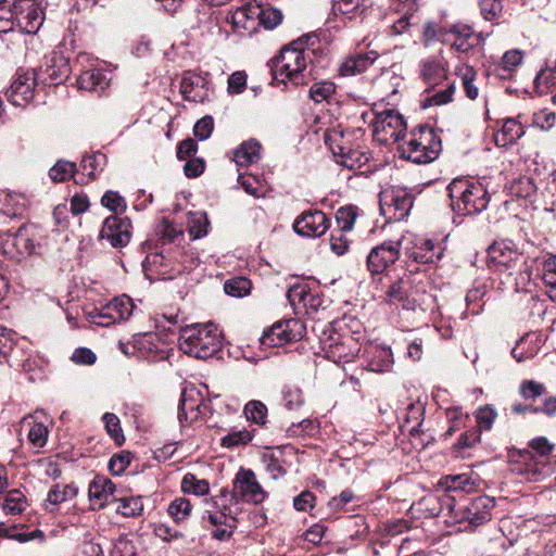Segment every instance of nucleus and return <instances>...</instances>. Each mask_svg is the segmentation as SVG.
Instances as JSON below:
<instances>
[{"label":"nucleus","mask_w":556,"mask_h":556,"mask_svg":"<svg viewBox=\"0 0 556 556\" xmlns=\"http://www.w3.org/2000/svg\"><path fill=\"white\" fill-rule=\"evenodd\" d=\"M258 11L257 20L260 21V26L266 29H274L282 22V12L276 8L258 5Z\"/></svg>","instance_id":"864d4df0"},{"label":"nucleus","mask_w":556,"mask_h":556,"mask_svg":"<svg viewBox=\"0 0 556 556\" xmlns=\"http://www.w3.org/2000/svg\"><path fill=\"white\" fill-rule=\"evenodd\" d=\"M288 455H292V448L288 446L268 448L263 453L262 462L273 479H279L287 475Z\"/></svg>","instance_id":"393cba45"},{"label":"nucleus","mask_w":556,"mask_h":556,"mask_svg":"<svg viewBox=\"0 0 556 556\" xmlns=\"http://www.w3.org/2000/svg\"><path fill=\"white\" fill-rule=\"evenodd\" d=\"M257 14H260L258 4H245L230 12L227 16V21L238 35L251 36L257 31L260 27Z\"/></svg>","instance_id":"412c9836"},{"label":"nucleus","mask_w":556,"mask_h":556,"mask_svg":"<svg viewBox=\"0 0 556 556\" xmlns=\"http://www.w3.org/2000/svg\"><path fill=\"white\" fill-rule=\"evenodd\" d=\"M439 485L446 491H464L471 492L475 490L476 483L468 473L448 475L440 479Z\"/></svg>","instance_id":"4c0bfd02"},{"label":"nucleus","mask_w":556,"mask_h":556,"mask_svg":"<svg viewBox=\"0 0 556 556\" xmlns=\"http://www.w3.org/2000/svg\"><path fill=\"white\" fill-rule=\"evenodd\" d=\"M101 204L117 214H122L127 208V203L124 197H122L118 192L109 190L101 198Z\"/></svg>","instance_id":"e2e57ef3"},{"label":"nucleus","mask_w":556,"mask_h":556,"mask_svg":"<svg viewBox=\"0 0 556 556\" xmlns=\"http://www.w3.org/2000/svg\"><path fill=\"white\" fill-rule=\"evenodd\" d=\"M407 241L403 242L408 258L418 264L435 263L443 255V248L434 244L429 239L405 236Z\"/></svg>","instance_id":"4468645a"},{"label":"nucleus","mask_w":556,"mask_h":556,"mask_svg":"<svg viewBox=\"0 0 556 556\" xmlns=\"http://www.w3.org/2000/svg\"><path fill=\"white\" fill-rule=\"evenodd\" d=\"M181 490L187 494L202 496L208 494L210 483L207 480L199 479L195 475L188 472L181 480Z\"/></svg>","instance_id":"a18cd8bd"},{"label":"nucleus","mask_w":556,"mask_h":556,"mask_svg":"<svg viewBox=\"0 0 556 556\" xmlns=\"http://www.w3.org/2000/svg\"><path fill=\"white\" fill-rule=\"evenodd\" d=\"M452 210L462 216L479 214L486 210L490 194L484 186L466 178H455L447 186Z\"/></svg>","instance_id":"f03ea898"},{"label":"nucleus","mask_w":556,"mask_h":556,"mask_svg":"<svg viewBox=\"0 0 556 556\" xmlns=\"http://www.w3.org/2000/svg\"><path fill=\"white\" fill-rule=\"evenodd\" d=\"M523 53L521 50L514 49L506 51L502 56L501 63L496 66L495 71L498 76L505 78L511 71H515L522 62Z\"/></svg>","instance_id":"c03bdc74"},{"label":"nucleus","mask_w":556,"mask_h":556,"mask_svg":"<svg viewBox=\"0 0 556 556\" xmlns=\"http://www.w3.org/2000/svg\"><path fill=\"white\" fill-rule=\"evenodd\" d=\"M319 341L326 357L336 364L352 362L361 352V343L353 333L338 332L330 325L323 330Z\"/></svg>","instance_id":"39448f33"},{"label":"nucleus","mask_w":556,"mask_h":556,"mask_svg":"<svg viewBox=\"0 0 556 556\" xmlns=\"http://www.w3.org/2000/svg\"><path fill=\"white\" fill-rule=\"evenodd\" d=\"M238 182L247 193L255 198H260L265 194V186L258 176L239 173Z\"/></svg>","instance_id":"3c124183"},{"label":"nucleus","mask_w":556,"mask_h":556,"mask_svg":"<svg viewBox=\"0 0 556 556\" xmlns=\"http://www.w3.org/2000/svg\"><path fill=\"white\" fill-rule=\"evenodd\" d=\"M371 115L370 125L375 139L382 143L389 144L396 142L397 144L403 140V135H406V123L404 117L394 110H384L376 113L370 112L363 114V117Z\"/></svg>","instance_id":"423d86ee"},{"label":"nucleus","mask_w":556,"mask_h":556,"mask_svg":"<svg viewBox=\"0 0 556 556\" xmlns=\"http://www.w3.org/2000/svg\"><path fill=\"white\" fill-rule=\"evenodd\" d=\"M16 25L26 34H36L43 24V12L35 0H17L13 3Z\"/></svg>","instance_id":"dca6fc26"},{"label":"nucleus","mask_w":556,"mask_h":556,"mask_svg":"<svg viewBox=\"0 0 556 556\" xmlns=\"http://www.w3.org/2000/svg\"><path fill=\"white\" fill-rule=\"evenodd\" d=\"M204 406V399L201 392L194 387H186L181 393L178 418L180 422L188 424L195 421L201 415V407Z\"/></svg>","instance_id":"5701e85b"},{"label":"nucleus","mask_w":556,"mask_h":556,"mask_svg":"<svg viewBox=\"0 0 556 556\" xmlns=\"http://www.w3.org/2000/svg\"><path fill=\"white\" fill-rule=\"evenodd\" d=\"M357 217V207L353 205L340 207L337 211L336 219L339 226L338 230L350 231L353 229Z\"/></svg>","instance_id":"13d9d810"},{"label":"nucleus","mask_w":556,"mask_h":556,"mask_svg":"<svg viewBox=\"0 0 556 556\" xmlns=\"http://www.w3.org/2000/svg\"><path fill=\"white\" fill-rule=\"evenodd\" d=\"M496 417V409L494 406L489 404L479 407L476 412V420L480 430L489 431L492 428Z\"/></svg>","instance_id":"69168bd1"},{"label":"nucleus","mask_w":556,"mask_h":556,"mask_svg":"<svg viewBox=\"0 0 556 556\" xmlns=\"http://www.w3.org/2000/svg\"><path fill=\"white\" fill-rule=\"evenodd\" d=\"M397 150L403 159L416 164H427L439 156L441 140L431 128L420 126L403 135Z\"/></svg>","instance_id":"20e7f679"},{"label":"nucleus","mask_w":556,"mask_h":556,"mask_svg":"<svg viewBox=\"0 0 556 556\" xmlns=\"http://www.w3.org/2000/svg\"><path fill=\"white\" fill-rule=\"evenodd\" d=\"M37 75L34 70H18L8 90V99L15 106H24L34 98Z\"/></svg>","instance_id":"a211bd4d"},{"label":"nucleus","mask_w":556,"mask_h":556,"mask_svg":"<svg viewBox=\"0 0 556 556\" xmlns=\"http://www.w3.org/2000/svg\"><path fill=\"white\" fill-rule=\"evenodd\" d=\"M495 501L488 495L478 496L468 503L454 504L451 511L456 522H467L468 527L475 529L491 520Z\"/></svg>","instance_id":"6e6552de"},{"label":"nucleus","mask_w":556,"mask_h":556,"mask_svg":"<svg viewBox=\"0 0 556 556\" xmlns=\"http://www.w3.org/2000/svg\"><path fill=\"white\" fill-rule=\"evenodd\" d=\"M254 438V429H241L230 431L228 434L222 438L220 444L226 448H235L239 446H245Z\"/></svg>","instance_id":"49530a36"},{"label":"nucleus","mask_w":556,"mask_h":556,"mask_svg":"<svg viewBox=\"0 0 556 556\" xmlns=\"http://www.w3.org/2000/svg\"><path fill=\"white\" fill-rule=\"evenodd\" d=\"M283 405L289 410H296L304 404L302 390L294 384H286L282 389Z\"/></svg>","instance_id":"603ef678"},{"label":"nucleus","mask_w":556,"mask_h":556,"mask_svg":"<svg viewBox=\"0 0 556 556\" xmlns=\"http://www.w3.org/2000/svg\"><path fill=\"white\" fill-rule=\"evenodd\" d=\"M363 5L364 0H332V12L352 20L363 13Z\"/></svg>","instance_id":"37998d69"},{"label":"nucleus","mask_w":556,"mask_h":556,"mask_svg":"<svg viewBox=\"0 0 556 556\" xmlns=\"http://www.w3.org/2000/svg\"><path fill=\"white\" fill-rule=\"evenodd\" d=\"M37 231L34 227H21L7 240L5 253L14 260H21L35 253Z\"/></svg>","instance_id":"aec40b11"},{"label":"nucleus","mask_w":556,"mask_h":556,"mask_svg":"<svg viewBox=\"0 0 556 556\" xmlns=\"http://www.w3.org/2000/svg\"><path fill=\"white\" fill-rule=\"evenodd\" d=\"M420 73L428 86H437L446 78L447 63L443 56H431L420 62Z\"/></svg>","instance_id":"bb28decb"},{"label":"nucleus","mask_w":556,"mask_h":556,"mask_svg":"<svg viewBox=\"0 0 556 556\" xmlns=\"http://www.w3.org/2000/svg\"><path fill=\"white\" fill-rule=\"evenodd\" d=\"M134 307L135 305L129 296H117L103 305L99 311H96L94 314L90 313V321L108 327L127 320L132 314Z\"/></svg>","instance_id":"ddd939ff"},{"label":"nucleus","mask_w":556,"mask_h":556,"mask_svg":"<svg viewBox=\"0 0 556 556\" xmlns=\"http://www.w3.org/2000/svg\"><path fill=\"white\" fill-rule=\"evenodd\" d=\"M329 227L330 219L320 210L304 211L293 223L294 231L307 238H319L326 233Z\"/></svg>","instance_id":"f3484780"},{"label":"nucleus","mask_w":556,"mask_h":556,"mask_svg":"<svg viewBox=\"0 0 556 556\" xmlns=\"http://www.w3.org/2000/svg\"><path fill=\"white\" fill-rule=\"evenodd\" d=\"M220 346V332L212 323L189 325L180 329L179 348L185 354L205 359L217 353Z\"/></svg>","instance_id":"f257e3e1"},{"label":"nucleus","mask_w":556,"mask_h":556,"mask_svg":"<svg viewBox=\"0 0 556 556\" xmlns=\"http://www.w3.org/2000/svg\"><path fill=\"white\" fill-rule=\"evenodd\" d=\"M49 176L54 182H62L75 177V164L68 161H59L50 168Z\"/></svg>","instance_id":"bf43d9fd"},{"label":"nucleus","mask_w":556,"mask_h":556,"mask_svg":"<svg viewBox=\"0 0 556 556\" xmlns=\"http://www.w3.org/2000/svg\"><path fill=\"white\" fill-rule=\"evenodd\" d=\"M378 58L376 51L356 53L348 56L340 66L342 76H351L365 72Z\"/></svg>","instance_id":"7c9ffc66"},{"label":"nucleus","mask_w":556,"mask_h":556,"mask_svg":"<svg viewBox=\"0 0 556 556\" xmlns=\"http://www.w3.org/2000/svg\"><path fill=\"white\" fill-rule=\"evenodd\" d=\"M523 458L525 466L519 469V472L526 480L535 482L548 473L549 467L545 460H538L535 456L530 454H526Z\"/></svg>","instance_id":"e433bc0d"},{"label":"nucleus","mask_w":556,"mask_h":556,"mask_svg":"<svg viewBox=\"0 0 556 556\" xmlns=\"http://www.w3.org/2000/svg\"><path fill=\"white\" fill-rule=\"evenodd\" d=\"M542 278L546 286V294L556 302V255H551L542 264Z\"/></svg>","instance_id":"58836bf2"},{"label":"nucleus","mask_w":556,"mask_h":556,"mask_svg":"<svg viewBox=\"0 0 556 556\" xmlns=\"http://www.w3.org/2000/svg\"><path fill=\"white\" fill-rule=\"evenodd\" d=\"M130 230L131 223L129 218L113 215L104 219L100 237L106 239L113 248H123L130 241Z\"/></svg>","instance_id":"6ab92c4d"},{"label":"nucleus","mask_w":556,"mask_h":556,"mask_svg":"<svg viewBox=\"0 0 556 556\" xmlns=\"http://www.w3.org/2000/svg\"><path fill=\"white\" fill-rule=\"evenodd\" d=\"M77 83L80 89L102 92L106 88L109 79L101 70H88L81 73Z\"/></svg>","instance_id":"c9c22d12"},{"label":"nucleus","mask_w":556,"mask_h":556,"mask_svg":"<svg viewBox=\"0 0 556 556\" xmlns=\"http://www.w3.org/2000/svg\"><path fill=\"white\" fill-rule=\"evenodd\" d=\"M336 91V86L332 81L323 80L315 83L309 88V97L316 103L327 101Z\"/></svg>","instance_id":"052dcab7"},{"label":"nucleus","mask_w":556,"mask_h":556,"mask_svg":"<svg viewBox=\"0 0 556 556\" xmlns=\"http://www.w3.org/2000/svg\"><path fill=\"white\" fill-rule=\"evenodd\" d=\"M115 484L106 477L97 476L89 484L88 496L92 510L103 508L113 496Z\"/></svg>","instance_id":"a878e982"},{"label":"nucleus","mask_w":556,"mask_h":556,"mask_svg":"<svg viewBox=\"0 0 556 556\" xmlns=\"http://www.w3.org/2000/svg\"><path fill=\"white\" fill-rule=\"evenodd\" d=\"M180 93L187 101L203 103L210 100L211 89L206 76L187 72L180 81Z\"/></svg>","instance_id":"4be33fe9"},{"label":"nucleus","mask_w":556,"mask_h":556,"mask_svg":"<svg viewBox=\"0 0 556 556\" xmlns=\"http://www.w3.org/2000/svg\"><path fill=\"white\" fill-rule=\"evenodd\" d=\"M168 514L176 520L185 519L191 511V504L185 497L175 498L168 506Z\"/></svg>","instance_id":"774afa93"},{"label":"nucleus","mask_w":556,"mask_h":556,"mask_svg":"<svg viewBox=\"0 0 556 556\" xmlns=\"http://www.w3.org/2000/svg\"><path fill=\"white\" fill-rule=\"evenodd\" d=\"M240 497L235 495V492L223 490L215 498L213 506L215 509H220L228 516L229 529H233L238 523V515L241 513Z\"/></svg>","instance_id":"c756f323"},{"label":"nucleus","mask_w":556,"mask_h":556,"mask_svg":"<svg viewBox=\"0 0 556 556\" xmlns=\"http://www.w3.org/2000/svg\"><path fill=\"white\" fill-rule=\"evenodd\" d=\"M208 220L204 213L191 214L189 235L192 239H200L207 233Z\"/></svg>","instance_id":"338daca9"},{"label":"nucleus","mask_w":556,"mask_h":556,"mask_svg":"<svg viewBox=\"0 0 556 556\" xmlns=\"http://www.w3.org/2000/svg\"><path fill=\"white\" fill-rule=\"evenodd\" d=\"M251 288V281L242 276L230 278L224 283L225 292L233 298H243L249 295Z\"/></svg>","instance_id":"09e8293b"},{"label":"nucleus","mask_w":556,"mask_h":556,"mask_svg":"<svg viewBox=\"0 0 556 556\" xmlns=\"http://www.w3.org/2000/svg\"><path fill=\"white\" fill-rule=\"evenodd\" d=\"M305 329L303 321L298 318L276 321L263 332L261 344L267 348H274L296 342L304 337Z\"/></svg>","instance_id":"1a4fd4ad"},{"label":"nucleus","mask_w":556,"mask_h":556,"mask_svg":"<svg viewBox=\"0 0 556 556\" xmlns=\"http://www.w3.org/2000/svg\"><path fill=\"white\" fill-rule=\"evenodd\" d=\"M102 419L109 435L116 444L122 445L125 442V438L121 428L119 418L113 413H105Z\"/></svg>","instance_id":"680f3d73"},{"label":"nucleus","mask_w":556,"mask_h":556,"mask_svg":"<svg viewBox=\"0 0 556 556\" xmlns=\"http://www.w3.org/2000/svg\"><path fill=\"white\" fill-rule=\"evenodd\" d=\"M523 135L521 125L513 118L505 121L502 130L496 135L495 141L497 144L506 146L514 143Z\"/></svg>","instance_id":"ea45409f"},{"label":"nucleus","mask_w":556,"mask_h":556,"mask_svg":"<svg viewBox=\"0 0 556 556\" xmlns=\"http://www.w3.org/2000/svg\"><path fill=\"white\" fill-rule=\"evenodd\" d=\"M232 491L241 501L261 504L267 496L251 469L241 468L233 480Z\"/></svg>","instance_id":"2eb2a0df"},{"label":"nucleus","mask_w":556,"mask_h":556,"mask_svg":"<svg viewBox=\"0 0 556 556\" xmlns=\"http://www.w3.org/2000/svg\"><path fill=\"white\" fill-rule=\"evenodd\" d=\"M315 50L308 47L302 48L296 43L281 50L274 60L273 74L275 79L281 83L291 81L294 85L305 84V78L311 74L307 71L313 61Z\"/></svg>","instance_id":"7ed1b4c3"},{"label":"nucleus","mask_w":556,"mask_h":556,"mask_svg":"<svg viewBox=\"0 0 556 556\" xmlns=\"http://www.w3.org/2000/svg\"><path fill=\"white\" fill-rule=\"evenodd\" d=\"M244 415L248 420L263 426L267 418V407L261 401H251L244 406Z\"/></svg>","instance_id":"6e6d98bb"},{"label":"nucleus","mask_w":556,"mask_h":556,"mask_svg":"<svg viewBox=\"0 0 556 556\" xmlns=\"http://www.w3.org/2000/svg\"><path fill=\"white\" fill-rule=\"evenodd\" d=\"M262 146L255 139L243 141L233 153V161L239 167L255 164L261 159Z\"/></svg>","instance_id":"72a5a7b5"},{"label":"nucleus","mask_w":556,"mask_h":556,"mask_svg":"<svg viewBox=\"0 0 556 556\" xmlns=\"http://www.w3.org/2000/svg\"><path fill=\"white\" fill-rule=\"evenodd\" d=\"M26 505L25 495L20 490L13 489L7 493L2 508L5 514L17 515L25 510Z\"/></svg>","instance_id":"de8ad7c7"},{"label":"nucleus","mask_w":556,"mask_h":556,"mask_svg":"<svg viewBox=\"0 0 556 556\" xmlns=\"http://www.w3.org/2000/svg\"><path fill=\"white\" fill-rule=\"evenodd\" d=\"M143 510L141 497H124L119 500V505L116 511L122 514L124 517H136L139 516Z\"/></svg>","instance_id":"0e129e2a"},{"label":"nucleus","mask_w":556,"mask_h":556,"mask_svg":"<svg viewBox=\"0 0 556 556\" xmlns=\"http://www.w3.org/2000/svg\"><path fill=\"white\" fill-rule=\"evenodd\" d=\"M456 75L462 80L466 96L469 99L475 100L479 94V89L473 83L477 76V73L473 70V67L466 64H462L456 67Z\"/></svg>","instance_id":"a19ab883"},{"label":"nucleus","mask_w":556,"mask_h":556,"mask_svg":"<svg viewBox=\"0 0 556 556\" xmlns=\"http://www.w3.org/2000/svg\"><path fill=\"white\" fill-rule=\"evenodd\" d=\"M78 494V488L74 483L61 484L56 483L51 486L46 498V508L53 513L54 508L70 500H73Z\"/></svg>","instance_id":"f704fd0d"},{"label":"nucleus","mask_w":556,"mask_h":556,"mask_svg":"<svg viewBox=\"0 0 556 556\" xmlns=\"http://www.w3.org/2000/svg\"><path fill=\"white\" fill-rule=\"evenodd\" d=\"M352 136V131L344 130L341 126L332 127L325 132V143L337 162L348 168H354L361 161V153L355 150Z\"/></svg>","instance_id":"0eeeda50"},{"label":"nucleus","mask_w":556,"mask_h":556,"mask_svg":"<svg viewBox=\"0 0 556 556\" xmlns=\"http://www.w3.org/2000/svg\"><path fill=\"white\" fill-rule=\"evenodd\" d=\"M489 266L496 270H513L525 264V256L510 240L495 241L488 249Z\"/></svg>","instance_id":"9b49d317"},{"label":"nucleus","mask_w":556,"mask_h":556,"mask_svg":"<svg viewBox=\"0 0 556 556\" xmlns=\"http://www.w3.org/2000/svg\"><path fill=\"white\" fill-rule=\"evenodd\" d=\"M105 163L106 156L101 152H97L92 155L85 156L81 160L80 167L84 175L93 178L97 173L103 169Z\"/></svg>","instance_id":"5fc2aeb1"},{"label":"nucleus","mask_w":556,"mask_h":556,"mask_svg":"<svg viewBox=\"0 0 556 556\" xmlns=\"http://www.w3.org/2000/svg\"><path fill=\"white\" fill-rule=\"evenodd\" d=\"M519 393L526 402L534 404L536 399L546 393V388L534 380H527L520 384Z\"/></svg>","instance_id":"4d7b16f0"},{"label":"nucleus","mask_w":556,"mask_h":556,"mask_svg":"<svg viewBox=\"0 0 556 556\" xmlns=\"http://www.w3.org/2000/svg\"><path fill=\"white\" fill-rule=\"evenodd\" d=\"M392 7L396 12L403 14L390 26L389 35H402L410 26V20L417 10L416 0H392Z\"/></svg>","instance_id":"c85d7f7f"},{"label":"nucleus","mask_w":556,"mask_h":556,"mask_svg":"<svg viewBox=\"0 0 556 556\" xmlns=\"http://www.w3.org/2000/svg\"><path fill=\"white\" fill-rule=\"evenodd\" d=\"M407 241L405 236L399 240H386L374 247L367 255V268L372 275L384 273L393 265L401 255L403 242Z\"/></svg>","instance_id":"f8f14e48"},{"label":"nucleus","mask_w":556,"mask_h":556,"mask_svg":"<svg viewBox=\"0 0 556 556\" xmlns=\"http://www.w3.org/2000/svg\"><path fill=\"white\" fill-rule=\"evenodd\" d=\"M452 33H455L452 37V48L460 53H466L471 50L478 42V38L475 35L472 28L465 24L452 25Z\"/></svg>","instance_id":"473e14b6"},{"label":"nucleus","mask_w":556,"mask_h":556,"mask_svg":"<svg viewBox=\"0 0 556 556\" xmlns=\"http://www.w3.org/2000/svg\"><path fill=\"white\" fill-rule=\"evenodd\" d=\"M509 193L518 199L532 201L536 193V186L530 177H519L509 187Z\"/></svg>","instance_id":"79ce46f5"},{"label":"nucleus","mask_w":556,"mask_h":556,"mask_svg":"<svg viewBox=\"0 0 556 556\" xmlns=\"http://www.w3.org/2000/svg\"><path fill=\"white\" fill-rule=\"evenodd\" d=\"M70 66L66 59L62 56H53L47 61L46 66L41 70V79L51 85H58L68 77Z\"/></svg>","instance_id":"2f4dec72"},{"label":"nucleus","mask_w":556,"mask_h":556,"mask_svg":"<svg viewBox=\"0 0 556 556\" xmlns=\"http://www.w3.org/2000/svg\"><path fill=\"white\" fill-rule=\"evenodd\" d=\"M425 407L420 402L409 403L403 414V419L409 426V432L418 431L424 420Z\"/></svg>","instance_id":"8fccbe9b"},{"label":"nucleus","mask_w":556,"mask_h":556,"mask_svg":"<svg viewBox=\"0 0 556 556\" xmlns=\"http://www.w3.org/2000/svg\"><path fill=\"white\" fill-rule=\"evenodd\" d=\"M387 301L390 304L407 311H414L417 306V300L412 292V282L409 277H402L393 282L387 291Z\"/></svg>","instance_id":"b1692460"},{"label":"nucleus","mask_w":556,"mask_h":556,"mask_svg":"<svg viewBox=\"0 0 556 556\" xmlns=\"http://www.w3.org/2000/svg\"><path fill=\"white\" fill-rule=\"evenodd\" d=\"M367 366L374 372H386L392 368L393 354L390 348L369 345L365 350Z\"/></svg>","instance_id":"cd10ccee"},{"label":"nucleus","mask_w":556,"mask_h":556,"mask_svg":"<svg viewBox=\"0 0 556 556\" xmlns=\"http://www.w3.org/2000/svg\"><path fill=\"white\" fill-rule=\"evenodd\" d=\"M414 198L406 189L389 188L380 193V213L388 222H399L413 207Z\"/></svg>","instance_id":"9d476101"}]
</instances>
